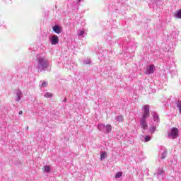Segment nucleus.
I'll use <instances>...</instances> for the list:
<instances>
[{
    "mask_svg": "<svg viewBox=\"0 0 181 181\" xmlns=\"http://www.w3.org/2000/svg\"><path fill=\"white\" fill-rule=\"evenodd\" d=\"M107 158V152L104 151L100 153V160H104Z\"/></svg>",
    "mask_w": 181,
    "mask_h": 181,
    "instance_id": "obj_15",
    "label": "nucleus"
},
{
    "mask_svg": "<svg viewBox=\"0 0 181 181\" xmlns=\"http://www.w3.org/2000/svg\"><path fill=\"white\" fill-rule=\"evenodd\" d=\"M116 119L118 122H124V117L122 115H119L116 117Z\"/></svg>",
    "mask_w": 181,
    "mask_h": 181,
    "instance_id": "obj_17",
    "label": "nucleus"
},
{
    "mask_svg": "<svg viewBox=\"0 0 181 181\" xmlns=\"http://www.w3.org/2000/svg\"><path fill=\"white\" fill-rule=\"evenodd\" d=\"M157 176L158 177H159L160 179H163V169L160 168L158 170V172L157 173Z\"/></svg>",
    "mask_w": 181,
    "mask_h": 181,
    "instance_id": "obj_12",
    "label": "nucleus"
},
{
    "mask_svg": "<svg viewBox=\"0 0 181 181\" xmlns=\"http://www.w3.org/2000/svg\"><path fill=\"white\" fill-rule=\"evenodd\" d=\"M41 87H47V81L42 82Z\"/></svg>",
    "mask_w": 181,
    "mask_h": 181,
    "instance_id": "obj_24",
    "label": "nucleus"
},
{
    "mask_svg": "<svg viewBox=\"0 0 181 181\" xmlns=\"http://www.w3.org/2000/svg\"><path fill=\"white\" fill-rule=\"evenodd\" d=\"M98 131H103V132H104V131H105V124L100 123L98 125Z\"/></svg>",
    "mask_w": 181,
    "mask_h": 181,
    "instance_id": "obj_11",
    "label": "nucleus"
},
{
    "mask_svg": "<svg viewBox=\"0 0 181 181\" xmlns=\"http://www.w3.org/2000/svg\"><path fill=\"white\" fill-rule=\"evenodd\" d=\"M122 176V172H117L115 175L116 179H119Z\"/></svg>",
    "mask_w": 181,
    "mask_h": 181,
    "instance_id": "obj_19",
    "label": "nucleus"
},
{
    "mask_svg": "<svg viewBox=\"0 0 181 181\" xmlns=\"http://www.w3.org/2000/svg\"><path fill=\"white\" fill-rule=\"evenodd\" d=\"M49 67V62L46 59V57L38 55L37 57V63L36 68L38 71H43V70H46Z\"/></svg>",
    "mask_w": 181,
    "mask_h": 181,
    "instance_id": "obj_1",
    "label": "nucleus"
},
{
    "mask_svg": "<svg viewBox=\"0 0 181 181\" xmlns=\"http://www.w3.org/2000/svg\"><path fill=\"white\" fill-rule=\"evenodd\" d=\"M111 131H112V127L111 126V124H107L105 126V131L103 132L106 134H110Z\"/></svg>",
    "mask_w": 181,
    "mask_h": 181,
    "instance_id": "obj_9",
    "label": "nucleus"
},
{
    "mask_svg": "<svg viewBox=\"0 0 181 181\" xmlns=\"http://www.w3.org/2000/svg\"><path fill=\"white\" fill-rule=\"evenodd\" d=\"M51 45H57L59 43V37L57 35H52L49 38Z\"/></svg>",
    "mask_w": 181,
    "mask_h": 181,
    "instance_id": "obj_6",
    "label": "nucleus"
},
{
    "mask_svg": "<svg viewBox=\"0 0 181 181\" xmlns=\"http://www.w3.org/2000/svg\"><path fill=\"white\" fill-rule=\"evenodd\" d=\"M84 63L86 64H90V63H91V60L90 59H88V60L85 61Z\"/></svg>",
    "mask_w": 181,
    "mask_h": 181,
    "instance_id": "obj_25",
    "label": "nucleus"
},
{
    "mask_svg": "<svg viewBox=\"0 0 181 181\" xmlns=\"http://www.w3.org/2000/svg\"><path fill=\"white\" fill-rule=\"evenodd\" d=\"M146 119H148L147 118H143L141 117V120H140V125L141 127V128H143V129H148V122H146Z\"/></svg>",
    "mask_w": 181,
    "mask_h": 181,
    "instance_id": "obj_5",
    "label": "nucleus"
},
{
    "mask_svg": "<svg viewBox=\"0 0 181 181\" xmlns=\"http://www.w3.org/2000/svg\"><path fill=\"white\" fill-rule=\"evenodd\" d=\"M149 141H151V136H146L144 137V142H149Z\"/></svg>",
    "mask_w": 181,
    "mask_h": 181,
    "instance_id": "obj_21",
    "label": "nucleus"
},
{
    "mask_svg": "<svg viewBox=\"0 0 181 181\" xmlns=\"http://www.w3.org/2000/svg\"><path fill=\"white\" fill-rule=\"evenodd\" d=\"M42 170L45 173H50V166L45 165L42 168Z\"/></svg>",
    "mask_w": 181,
    "mask_h": 181,
    "instance_id": "obj_13",
    "label": "nucleus"
},
{
    "mask_svg": "<svg viewBox=\"0 0 181 181\" xmlns=\"http://www.w3.org/2000/svg\"><path fill=\"white\" fill-rule=\"evenodd\" d=\"M45 97L46 98H50V97H52V94H51L50 93L47 92V93H46L45 94Z\"/></svg>",
    "mask_w": 181,
    "mask_h": 181,
    "instance_id": "obj_23",
    "label": "nucleus"
},
{
    "mask_svg": "<svg viewBox=\"0 0 181 181\" xmlns=\"http://www.w3.org/2000/svg\"><path fill=\"white\" fill-rule=\"evenodd\" d=\"M177 108H178V110H179V112H180V114H181V102H177Z\"/></svg>",
    "mask_w": 181,
    "mask_h": 181,
    "instance_id": "obj_20",
    "label": "nucleus"
},
{
    "mask_svg": "<svg viewBox=\"0 0 181 181\" xmlns=\"http://www.w3.org/2000/svg\"><path fill=\"white\" fill-rule=\"evenodd\" d=\"M155 131H156V125H153L150 127V132H151V134H153V132H155Z\"/></svg>",
    "mask_w": 181,
    "mask_h": 181,
    "instance_id": "obj_18",
    "label": "nucleus"
},
{
    "mask_svg": "<svg viewBox=\"0 0 181 181\" xmlns=\"http://www.w3.org/2000/svg\"><path fill=\"white\" fill-rule=\"evenodd\" d=\"M16 95H17L16 101H21V98H22V92H21V90H17Z\"/></svg>",
    "mask_w": 181,
    "mask_h": 181,
    "instance_id": "obj_14",
    "label": "nucleus"
},
{
    "mask_svg": "<svg viewBox=\"0 0 181 181\" xmlns=\"http://www.w3.org/2000/svg\"><path fill=\"white\" fill-rule=\"evenodd\" d=\"M168 155V151L167 150H165L162 153H161V156H160V159H165L166 158Z\"/></svg>",
    "mask_w": 181,
    "mask_h": 181,
    "instance_id": "obj_16",
    "label": "nucleus"
},
{
    "mask_svg": "<svg viewBox=\"0 0 181 181\" xmlns=\"http://www.w3.org/2000/svg\"><path fill=\"white\" fill-rule=\"evenodd\" d=\"M142 117L141 118H147L150 116L149 113V105H144L141 110Z\"/></svg>",
    "mask_w": 181,
    "mask_h": 181,
    "instance_id": "obj_3",
    "label": "nucleus"
},
{
    "mask_svg": "<svg viewBox=\"0 0 181 181\" xmlns=\"http://www.w3.org/2000/svg\"><path fill=\"white\" fill-rule=\"evenodd\" d=\"M18 114H19V115H22V114H23V112L22 110H20V111L18 112Z\"/></svg>",
    "mask_w": 181,
    "mask_h": 181,
    "instance_id": "obj_26",
    "label": "nucleus"
},
{
    "mask_svg": "<svg viewBox=\"0 0 181 181\" xmlns=\"http://www.w3.org/2000/svg\"><path fill=\"white\" fill-rule=\"evenodd\" d=\"M84 35H86V32H84V30H81L78 33V36H82V37H84Z\"/></svg>",
    "mask_w": 181,
    "mask_h": 181,
    "instance_id": "obj_22",
    "label": "nucleus"
},
{
    "mask_svg": "<svg viewBox=\"0 0 181 181\" xmlns=\"http://www.w3.org/2000/svg\"><path fill=\"white\" fill-rule=\"evenodd\" d=\"M54 32L55 33H57L58 35H60V33H62V28H60V26L59 25H54L53 28H52Z\"/></svg>",
    "mask_w": 181,
    "mask_h": 181,
    "instance_id": "obj_8",
    "label": "nucleus"
},
{
    "mask_svg": "<svg viewBox=\"0 0 181 181\" xmlns=\"http://www.w3.org/2000/svg\"><path fill=\"white\" fill-rule=\"evenodd\" d=\"M144 73L145 74H153V73H155V65H148L146 68Z\"/></svg>",
    "mask_w": 181,
    "mask_h": 181,
    "instance_id": "obj_4",
    "label": "nucleus"
},
{
    "mask_svg": "<svg viewBox=\"0 0 181 181\" xmlns=\"http://www.w3.org/2000/svg\"><path fill=\"white\" fill-rule=\"evenodd\" d=\"M179 136V129L176 127H173L168 132V138L170 139H176Z\"/></svg>",
    "mask_w": 181,
    "mask_h": 181,
    "instance_id": "obj_2",
    "label": "nucleus"
},
{
    "mask_svg": "<svg viewBox=\"0 0 181 181\" xmlns=\"http://www.w3.org/2000/svg\"><path fill=\"white\" fill-rule=\"evenodd\" d=\"M174 18L181 19V9H179L174 13Z\"/></svg>",
    "mask_w": 181,
    "mask_h": 181,
    "instance_id": "obj_10",
    "label": "nucleus"
},
{
    "mask_svg": "<svg viewBox=\"0 0 181 181\" xmlns=\"http://www.w3.org/2000/svg\"><path fill=\"white\" fill-rule=\"evenodd\" d=\"M151 115L153 117L154 122H156V124H158V122H159V115H158V113H156V112H152Z\"/></svg>",
    "mask_w": 181,
    "mask_h": 181,
    "instance_id": "obj_7",
    "label": "nucleus"
}]
</instances>
